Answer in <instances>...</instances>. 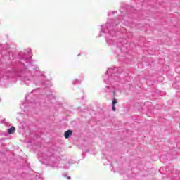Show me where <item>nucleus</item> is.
<instances>
[{"label": "nucleus", "instance_id": "7ed1b4c3", "mask_svg": "<svg viewBox=\"0 0 180 180\" xmlns=\"http://www.w3.org/2000/svg\"><path fill=\"white\" fill-rule=\"evenodd\" d=\"M116 103H117V100L116 98H114L112 102V105H115Z\"/></svg>", "mask_w": 180, "mask_h": 180}, {"label": "nucleus", "instance_id": "20e7f679", "mask_svg": "<svg viewBox=\"0 0 180 180\" xmlns=\"http://www.w3.org/2000/svg\"><path fill=\"white\" fill-rule=\"evenodd\" d=\"M112 109L113 112H116V107H115V105H112Z\"/></svg>", "mask_w": 180, "mask_h": 180}, {"label": "nucleus", "instance_id": "f03ea898", "mask_svg": "<svg viewBox=\"0 0 180 180\" xmlns=\"http://www.w3.org/2000/svg\"><path fill=\"white\" fill-rule=\"evenodd\" d=\"M16 131V128L15 127H11L10 129L8 130V134H13Z\"/></svg>", "mask_w": 180, "mask_h": 180}, {"label": "nucleus", "instance_id": "f257e3e1", "mask_svg": "<svg viewBox=\"0 0 180 180\" xmlns=\"http://www.w3.org/2000/svg\"><path fill=\"white\" fill-rule=\"evenodd\" d=\"M70 136H72V130L71 129H68L64 133L65 139H70Z\"/></svg>", "mask_w": 180, "mask_h": 180}]
</instances>
